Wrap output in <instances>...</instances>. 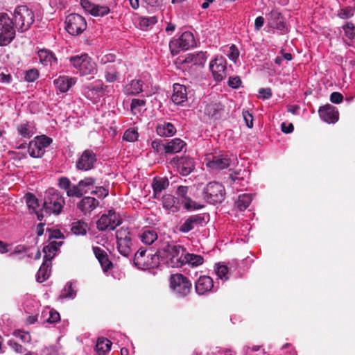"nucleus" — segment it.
<instances>
[{"instance_id":"f257e3e1","label":"nucleus","mask_w":355,"mask_h":355,"mask_svg":"<svg viewBox=\"0 0 355 355\" xmlns=\"http://www.w3.org/2000/svg\"><path fill=\"white\" fill-rule=\"evenodd\" d=\"M236 157L227 153L218 154H208L206 155L204 163L207 168L211 171H216L229 168L237 164Z\"/></svg>"},{"instance_id":"f03ea898","label":"nucleus","mask_w":355,"mask_h":355,"mask_svg":"<svg viewBox=\"0 0 355 355\" xmlns=\"http://www.w3.org/2000/svg\"><path fill=\"white\" fill-rule=\"evenodd\" d=\"M34 14L33 11L26 6H20L15 9L13 19L15 28L21 32L29 29L34 22Z\"/></svg>"},{"instance_id":"7ed1b4c3","label":"nucleus","mask_w":355,"mask_h":355,"mask_svg":"<svg viewBox=\"0 0 355 355\" xmlns=\"http://www.w3.org/2000/svg\"><path fill=\"white\" fill-rule=\"evenodd\" d=\"M15 37L13 20L6 13H0V46H7Z\"/></svg>"},{"instance_id":"20e7f679","label":"nucleus","mask_w":355,"mask_h":355,"mask_svg":"<svg viewBox=\"0 0 355 355\" xmlns=\"http://www.w3.org/2000/svg\"><path fill=\"white\" fill-rule=\"evenodd\" d=\"M64 205V198L58 191L49 189L45 192L44 206L47 211L59 214Z\"/></svg>"},{"instance_id":"39448f33","label":"nucleus","mask_w":355,"mask_h":355,"mask_svg":"<svg viewBox=\"0 0 355 355\" xmlns=\"http://www.w3.org/2000/svg\"><path fill=\"white\" fill-rule=\"evenodd\" d=\"M70 62L82 76L94 74L97 71L95 62L87 54L71 57Z\"/></svg>"},{"instance_id":"423d86ee","label":"nucleus","mask_w":355,"mask_h":355,"mask_svg":"<svg viewBox=\"0 0 355 355\" xmlns=\"http://www.w3.org/2000/svg\"><path fill=\"white\" fill-rule=\"evenodd\" d=\"M225 191L224 187L217 182H209L203 190L205 200L211 204L220 203L225 198Z\"/></svg>"},{"instance_id":"0eeeda50","label":"nucleus","mask_w":355,"mask_h":355,"mask_svg":"<svg viewBox=\"0 0 355 355\" xmlns=\"http://www.w3.org/2000/svg\"><path fill=\"white\" fill-rule=\"evenodd\" d=\"M116 247L119 253L128 257L132 252V238L129 229L121 227L116 232Z\"/></svg>"},{"instance_id":"6e6552de","label":"nucleus","mask_w":355,"mask_h":355,"mask_svg":"<svg viewBox=\"0 0 355 355\" xmlns=\"http://www.w3.org/2000/svg\"><path fill=\"white\" fill-rule=\"evenodd\" d=\"M160 259L157 252L146 257V250L139 249L135 254L134 263L140 269L154 268L160 264Z\"/></svg>"},{"instance_id":"1a4fd4ad","label":"nucleus","mask_w":355,"mask_h":355,"mask_svg":"<svg viewBox=\"0 0 355 355\" xmlns=\"http://www.w3.org/2000/svg\"><path fill=\"white\" fill-rule=\"evenodd\" d=\"M170 287L176 295L186 296L191 291V283L187 277L178 273L171 275Z\"/></svg>"},{"instance_id":"9d476101","label":"nucleus","mask_w":355,"mask_h":355,"mask_svg":"<svg viewBox=\"0 0 355 355\" xmlns=\"http://www.w3.org/2000/svg\"><path fill=\"white\" fill-rule=\"evenodd\" d=\"M196 44L193 35L189 31L184 32L181 36L176 40H171L169 47L171 53L177 54L180 51L187 50Z\"/></svg>"},{"instance_id":"9b49d317","label":"nucleus","mask_w":355,"mask_h":355,"mask_svg":"<svg viewBox=\"0 0 355 355\" xmlns=\"http://www.w3.org/2000/svg\"><path fill=\"white\" fill-rule=\"evenodd\" d=\"M66 30L72 35L82 33L87 28V23L83 17L78 14H70L66 21Z\"/></svg>"},{"instance_id":"f8f14e48","label":"nucleus","mask_w":355,"mask_h":355,"mask_svg":"<svg viewBox=\"0 0 355 355\" xmlns=\"http://www.w3.org/2000/svg\"><path fill=\"white\" fill-rule=\"evenodd\" d=\"M51 141V139L44 135L35 137L29 143V155L35 158L41 157L45 152V148L50 145Z\"/></svg>"},{"instance_id":"ddd939ff","label":"nucleus","mask_w":355,"mask_h":355,"mask_svg":"<svg viewBox=\"0 0 355 355\" xmlns=\"http://www.w3.org/2000/svg\"><path fill=\"white\" fill-rule=\"evenodd\" d=\"M120 223L119 215L114 210H109L101 216L96 225L99 230L104 231L107 229L114 230Z\"/></svg>"},{"instance_id":"4468645a","label":"nucleus","mask_w":355,"mask_h":355,"mask_svg":"<svg viewBox=\"0 0 355 355\" xmlns=\"http://www.w3.org/2000/svg\"><path fill=\"white\" fill-rule=\"evenodd\" d=\"M227 62L222 56H217L209 64V68L216 81H221L227 76Z\"/></svg>"},{"instance_id":"2eb2a0df","label":"nucleus","mask_w":355,"mask_h":355,"mask_svg":"<svg viewBox=\"0 0 355 355\" xmlns=\"http://www.w3.org/2000/svg\"><path fill=\"white\" fill-rule=\"evenodd\" d=\"M96 161V154L90 150H85L78 158L76 166L80 171H89L94 168Z\"/></svg>"},{"instance_id":"dca6fc26","label":"nucleus","mask_w":355,"mask_h":355,"mask_svg":"<svg viewBox=\"0 0 355 355\" xmlns=\"http://www.w3.org/2000/svg\"><path fill=\"white\" fill-rule=\"evenodd\" d=\"M125 66L121 62H114L105 67V78L109 83H113L121 72L125 71Z\"/></svg>"},{"instance_id":"f3484780","label":"nucleus","mask_w":355,"mask_h":355,"mask_svg":"<svg viewBox=\"0 0 355 355\" xmlns=\"http://www.w3.org/2000/svg\"><path fill=\"white\" fill-rule=\"evenodd\" d=\"M168 250V248H167ZM172 250L173 256L169 259V267L179 268L184 265V258L185 254V249L179 245L173 246V248H169Z\"/></svg>"},{"instance_id":"a211bd4d","label":"nucleus","mask_w":355,"mask_h":355,"mask_svg":"<svg viewBox=\"0 0 355 355\" xmlns=\"http://www.w3.org/2000/svg\"><path fill=\"white\" fill-rule=\"evenodd\" d=\"M83 8L94 17H103L110 12V8L105 6H99L89 2L88 0H81Z\"/></svg>"},{"instance_id":"6ab92c4d","label":"nucleus","mask_w":355,"mask_h":355,"mask_svg":"<svg viewBox=\"0 0 355 355\" xmlns=\"http://www.w3.org/2000/svg\"><path fill=\"white\" fill-rule=\"evenodd\" d=\"M319 115L325 122L334 123L338 120V112L336 108L331 105H326L319 109Z\"/></svg>"},{"instance_id":"aec40b11","label":"nucleus","mask_w":355,"mask_h":355,"mask_svg":"<svg viewBox=\"0 0 355 355\" xmlns=\"http://www.w3.org/2000/svg\"><path fill=\"white\" fill-rule=\"evenodd\" d=\"M195 287L198 295L207 294L214 288L213 279L209 276H200L196 282Z\"/></svg>"},{"instance_id":"412c9836","label":"nucleus","mask_w":355,"mask_h":355,"mask_svg":"<svg viewBox=\"0 0 355 355\" xmlns=\"http://www.w3.org/2000/svg\"><path fill=\"white\" fill-rule=\"evenodd\" d=\"M268 25L272 28L280 31L285 29V24L280 12L277 10H272L268 15Z\"/></svg>"},{"instance_id":"4be33fe9","label":"nucleus","mask_w":355,"mask_h":355,"mask_svg":"<svg viewBox=\"0 0 355 355\" xmlns=\"http://www.w3.org/2000/svg\"><path fill=\"white\" fill-rule=\"evenodd\" d=\"M171 100L176 105H182L187 100L186 87L180 84H174Z\"/></svg>"},{"instance_id":"5701e85b","label":"nucleus","mask_w":355,"mask_h":355,"mask_svg":"<svg viewBox=\"0 0 355 355\" xmlns=\"http://www.w3.org/2000/svg\"><path fill=\"white\" fill-rule=\"evenodd\" d=\"M76 78L69 76H59L53 80V83L60 92H67L75 83Z\"/></svg>"},{"instance_id":"b1692460","label":"nucleus","mask_w":355,"mask_h":355,"mask_svg":"<svg viewBox=\"0 0 355 355\" xmlns=\"http://www.w3.org/2000/svg\"><path fill=\"white\" fill-rule=\"evenodd\" d=\"M173 246H175V244L163 242L157 250L160 261L168 266H169V259L173 256V254L172 250L169 249L168 250L167 248H173Z\"/></svg>"},{"instance_id":"393cba45","label":"nucleus","mask_w":355,"mask_h":355,"mask_svg":"<svg viewBox=\"0 0 355 355\" xmlns=\"http://www.w3.org/2000/svg\"><path fill=\"white\" fill-rule=\"evenodd\" d=\"M202 221V217L198 215L191 216L185 220L179 230L182 232L187 233L194 229L197 225L201 224Z\"/></svg>"},{"instance_id":"a878e982","label":"nucleus","mask_w":355,"mask_h":355,"mask_svg":"<svg viewBox=\"0 0 355 355\" xmlns=\"http://www.w3.org/2000/svg\"><path fill=\"white\" fill-rule=\"evenodd\" d=\"M156 132L161 137H172L175 134L176 128L171 123L162 121L157 123Z\"/></svg>"},{"instance_id":"bb28decb","label":"nucleus","mask_w":355,"mask_h":355,"mask_svg":"<svg viewBox=\"0 0 355 355\" xmlns=\"http://www.w3.org/2000/svg\"><path fill=\"white\" fill-rule=\"evenodd\" d=\"M98 205V201L94 197H85L78 204V207L84 213H90Z\"/></svg>"},{"instance_id":"cd10ccee","label":"nucleus","mask_w":355,"mask_h":355,"mask_svg":"<svg viewBox=\"0 0 355 355\" xmlns=\"http://www.w3.org/2000/svg\"><path fill=\"white\" fill-rule=\"evenodd\" d=\"M186 143L179 138H175L165 143V153H178L185 146Z\"/></svg>"},{"instance_id":"c85d7f7f","label":"nucleus","mask_w":355,"mask_h":355,"mask_svg":"<svg viewBox=\"0 0 355 355\" xmlns=\"http://www.w3.org/2000/svg\"><path fill=\"white\" fill-rule=\"evenodd\" d=\"M232 269L230 263H217L214 266V271L218 279L223 281H227L230 278Z\"/></svg>"},{"instance_id":"c756f323","label":"nucleus","mask_w":355,"mask_h":355,"mask_svg":"<svg viewBox=\"0 0 355 355\" xmlns=\"http://www.w3.org/2000/svg\"><path fill=\"white\" fill-rule=\"evenodd\" d=\"M62 245V242L51 241L49 245L43 248L45 261H50L56 254L58 250Z\"/></svg>"},{"instance_id":"7c9ffc66","label":"nucleus","mask_w":355,"mask_h":355,"mask_svg":"<svg viewBox=\"0 0 355 355\" xmlns=\"http://www.w3.org/2000/svg\"><path fill=\"white\" fill-rule=\"evenodd\" d=\"M168 180L166 178H155L152 184L155 198H159L162 191L168 186Z\"/></svg>"},{"instance_id":"2f4dec72","label":"nucleus","mask_w":355,"mask_h":355,"mask_svg":"<svg viewBox=\"0 0 355 355\" xmlns=\"http://www.w3.org/2000/svg\"><path fill=\"white\" fill-rule=\"evenodd\" d=\"M141 92H143V83L141 80L137 79L132 80L124 88V92L128 95H136Z\"/></svg>"},{"instance_id":"473e14b6","label":"nucleus","mask_w":355,"mask_h":355,"mask_svg":"<svg viewBox=\"0 0 355 355\" xmlns=\"http://www.w3.org/2000/svg\"><path fill=\"white\" fill-rule=\"evenodd\" d=\"M223 110V106L219 103H211L205 105L204 113L209 117L216 118Z\"/></svg>"},{"instance_id":"72a5a7b5","label":"nucleus","mask_w":355,"mask_h":355,"mask_svg":"<svg viewBox=\"0 0 355 355\" xmlns=\"http://www.w3.org/2000/svg\"><path fill=\"white\" fill-rule=\"evenodd\" d=\"M180 173L184 175H188L194 169L193 159L190 158H182L178 166Z\"/></svg>"},{"instance_id":"f704fd0d","label":"nucleus","mask_w":355,"mask_h":355,"mask_svg":"<svg viewBox=\"0 0 355 355\" xmlns=\"http://www.w3.org/2000/svg\"><path fill=\"white\" fill-rule=\"evenodd\" d=\"M112 343L104 338H99L97 340L96 351L97 355H107L111 349Z\"/></svg>"},{"instance_id":"c9c22d12","label":"nucleus","mask_w":355,"mask_h":355,"mask_svg":"<svg viewBox=\"0 0 355 355\" xmlns=\"http://www.w3.org/2000/svg\"><path fill=\"white\" fill-rule=\"evenodd\" d=\"M140 239L144 244L151 245L157 240V232L154 230H144L139 235Z\"/></svg>"},{"instance_id":"e433bc0d","label":"nucleus","mask_w":355,"mask_h":355,"mask_svg":"<svg viewBox=\"0 0 355 355\" xmlns=\"http://www.w3.org/2000/svg\"><path fill=\"white\" fill-rule=\"evenodd\" d=\"M206 59L205 53L200 51L197 53L188 54L184 61L187 63H192L194 65H203Z\"/></svg>"},{"instance_id":"4c0bfd02","label":"nucleus","mask_w":355,"mask_h":355,"mask_svg":"<svg viewBox=\"0 0 355 355\" xmlns=\"http://www.w3.org/2000/svg\"><path fill=\"white\" fill-rule=\"evenodd\" d=\"M183 261L184 265L187 263L191 267H198L203 263L204 259L200 255L190 254L185 252Z\"/></svg>"},{"instance_id":"58836bf2","label":"nucleus","mask_w":355,"mask_h":355,"mask_svg":"<svg viewBox=\"0 0 355 355\" xmlns=\"http://www.w3.org/2000/svg\"><path fill=\"white\" fill-rule=\"evenodd\" d=\"M38 57L41 63L45 65L52 64L53 62H56V59L52 53L46 49L38 51Z\"/></svg>"},{"instance_id":"ea45409f","label":"nucleus","mask_w":355,"mask_h":355,"mask_svg":"<svg viewBox=\"0 0 355 355\" xmlns=\"http://www.w3.org/2000/svg\"><path fill=\"white\" fill-rule=\"evenodd\" d=\"M71 230L75 235H85L87 231V225L82 220H77L72 223Z\"/></svg>"},{"instance_id":"a19ab883","label":"nucleus","mask_w":355,"mask_h":355,"mask_svg":"<svg viewBox=\"0 0 355 355\" xmlns=\"http://www.w3.org/2000/svg\"><path fill=\"white\" fill-rule=\"evenodd\" d=\"M252 200V197L250 194L244 193L239 196L235 204L239 210L243 211L248 207Z\"/></svg>"},{"instance_id":"79ce46f5","label":"nucleus","mask_w":355,"mask_h":355,"mask_svg":"<svg viewBox=\"0 0 355 355\" xmlns=\"http://www.w3.org/2000/svg\"><path fill=\"white\" fill-rule=\"evenodd\" d=\"M157 22V18L155 16L141 17L139 19V26L142 30H147Z\"/></svg>"},{"instance_id":"37998d69","label":"nucleus","mask_w":355,"mask_h":355,"mask_svg":"<svg viewBox=\"0 0 355 355\" xmlns=\"http://www.w3.org/2000/svg\"><path fill=\"white\" fill-rule=\"evenodd\" d=\"M95 182L96 179L92 177H87L83 180H81L78 183L83 195L87 193L91 189H92Z\"/></svg>"},{"instance_id":"c03bdc74","label":"nucleus","mask_w":355,"mask_h":355,"mask_svg":"<svg viewBox=\"0 0 355 355\" xmlns=\"http://www.w3.org/2000/svg\"><path fill=\"white\" fill-rule=\"evenodd\" d=\"M49 268V265L46 261L41 266L36 275L38 282L42 283L49 278L50 275V269Z\"/></svg>"},{"instance_id":"a18cd8bd","label":"nucleus","mask_w":355,"mask_h":355,"mask_svg":"<svg viewBox=\"0 0 355 355\" xmlns=\"http://www.w3.org/2000/svg\"><path fill=\"white\" fill-rule=\"evenodd\" d=\"M163 205L166 209L173 212H175L178 210L175 198L171 195H166L164 196Z\"/></svg>"},{"instance_id":"49530a36","label":"nucleus","mask_w":355,"mask_h":355,"mask_svg":"<svg viewBox=\"0 0 355 355\" xmlns=\"http://www.w3.org/2000/svg\"><path fill=\"white\" fill-rule=\"evenodd\" d=\"M76 295V291L73 287L72 283L68 282L62 291L60 297L65 299H73Z\"/></svg>"},{"instance_id":"de8ad7c7","label":"nucleus","mask_w":355,"mask_h":355,"mask_svg":"<svg viewBox=\"0 0 355 355\" xmlns=\"http://www.w3.org/2000/svg\"><path fill=\"white\" fill-rule=\"evenodd\" d=\"M139 133L137 129L135 128H128L125 130L123 136V139L129 142L137 141Z\"/></svg>"},{"instance_id":"09e8293b","label":"nucleus","mask_w":355,"mask_h":355,"mask_svg":"<svg viewBox=\"0 0 355 355\" xmlns=\"http://www.w3.org/2000/svg\"><path fill=\"white\" fill-rule=\"evenodd\" d=\"M18 131L24 137L29 138L34 134V128L28 123H24L19 126Z\"/></svg>"},{"instance_id":"8fccbe9b","label":"nucleus","mask_w":355,"mask_h":355,"mask_svg":"<svg viewBox=\"0 0 355 355\" xmlns=\"http://www.w3.org/2000/svg\"><path fill=\"white\" fill-rule=\"evenodd\" d=\"M26 201L28 207L32 210V211H37V208L38 207V202L37 198L31 193H28L26 195Z\"/></svg>"},{"instance_id":"3c124183","label":"nucleus","mask_w":355,"mask_h":355,"mask_svg":"<svg viewBox=\"0 0 355 355\" xmlns=\"http://www.w3.org/2000/svg\"><path fill=\"white\" fill-rule=\"evenodd\" d=\"M343 30L345 36L351 40H355V25L351 22H347L343 26Z\"/></svg>"},{"instance_id":"603ef678","label":"nucleus","mask_w":355,"mask_h":355,"mask_svg":"<svg viewBox=\"0 0 355 355\" xmlns=\"http://www.w3.org/2000/svg\"><path fill=\"white\" fill-rule=\"evenodd\" d=\"M354 12V9L352 7H345L339 10L338 15L340 18L346 19L352 17Z\"/></svg>"},{"instance_id":"864d4df0","label":"nucleus","mask_w":355,"mask_h":355,"mask_svg":"<svg viewBox=\"0 0 355 355\" xmlns=\"http://www.w3.org/2000/svg\"><path fill=\"white\" fill-rule=\"evenodd\" d=\"M67 195L69 197H81L83 193L81 192L80 188L79 187V183L76 185H70L69 189L67 191Z\"/></svg>"},{"instance_id":"5fc2aeb1","label":"nucleus","mask_w":355,"mask_h":355,"mask_svg":"<svg viewBox=\"0 0 355 355\" xmlns=\"http://www.w3.org/2000/svg\"><path fill=\"white\" fill-rule=\"evenodd\" d=\"M182 202L184 203V207L187 209H199L203 207L202 205L192 200L189 198H185V200H184Z\"/></svg>"},{"instance_id":"6e6d98bb","label":"nucleus","mask_w":355,"mask_h":355,"mask_svg":"<svg viewBox=\"0 0 355 355\" xmlns=\"http://www.w3.org/2000/svg\"><path fill=\"white\" fill-rule=\"evenodd\" d=\"M14 336L16 338H19L24 343H28L31 340V336L28 332L20 330L15 331L14 332Z\"/></svg>"},{"instance_id":"4d7b16f0","label":"nucleus","mask_w":355,"mask_h":355,"mask_svg":"<svg viewBox=\"0 0 355 355\" xmlns=\"http://www.w3.org/2000/svg\"><path fill=\"white\" fill-rule=\"evenodd\" d=\"M91 193L98 198H105L108 195V190L103 187H96L94 190L92 191Z\"/></svg>"},{"instance_id":"13d9d810","label":"nucleus","mask_w":355,"mask_h":355,"mask_svg":"<svg viewBox=\"0 0 355 355\" xmlns=\"http://www.w3.org/2000/svg\"><path fill=\"white\" fill-rule=\"evenodd\" d=\"M38 71L36 69H30L26 71L25 80L28 82H33L38 77Z\"/></svg>"},{"instance_id":"bf43d9fd","label":"nucleus","mask_w":355,"mask_h":355,"mask_svg":"<svg viewBox=\"0 0 355 355\" xmlns=\"http://www.w3.org/2000/svg\"><path fill=\"white\" fill-rule=\"evenodd\" d=\"M46 233H48V237L49 239H62L64 238L63 234L58 230H46Z\"/></svg>"},{"instance_id":"052dcab7","label":"nucleus","mask_w":355,"mask_h":355,"mask_svg":"<svg viewBox=\"0 0 355 355\" xmlns=\"http://www.w3.org/2000/svg\"><path fill=\"white\" fill-rule=\"evenodd\" d=\"M151 146L157 153H165V144L162 143L160 141H153Z\"/></svg>"},{"instance_id":"680f3d73","label":"nucleus","mask_w":355,"mask_h":355,"mask_svg":"<svg viewBox=\"0 0 355 355\" xmlns=\"http://www.w3.org/2000/svg\"><path fill=\"white\" fill-rule=\"evenodd\" d=\"M8 345L17 353L21 354L25 351L24 348L20 344L17 343L15 340H9Z\"/></svg>"},{"instance_id":"e2e57ef3","label":"nucleus","mask_w":355,"mask_h":355,"mask_svg":"<svg viewBox=\"0 0 355 355\" xmlns=\"http://www.w3.org/2000/svg\"><path fill=\"white\" fill-rule=\"evenodd\" d=\"M243 117L245 122L246 125L251 128L253 126V117L252 115L248 111L243 112Z\"/></svg>"},{"instance_id":"0e129e2a","label":"nucleus","mask_w":355,"mask_h":355,"mask_svg":"<svg viewBox=\"0 0 355 355\" xmlns=\"http://www.w3.org/2000/svg\"><path fill=\"white\" fill-rule=\"evenodd\" d=\"M99 263H101V266L103 270V271L108 270L110 267L112 266L111 261L108 259L107 256L106 257H102L99 260Z\"/></svg>"},{"instance_id":"69168bd1","label":"nucleus","mask_w":355,"mask_h":355,"mask_svg":"<svg viewBox=\"0 0 355 355\" xmlns=\"http://www.w3.org/2000/svg\"><path fill=\"white\" fill-rule=\"evenodd\" d=\"M60 319V314L58 312L51 310L49 317L46 318V322L54 323L59 321Z\"/></svg>"},{"instance_id":"338daca9","label":"nucleus","mask_w":355,"mask_h":355,"mask_svg":"<svg viewBox=\"0 0 355 355\" xmlns=\"http://www.w3.org/2000/svg\"><path fill=\"white\" fill-rule=\"evenodd\" d=\"M227 56L228 58L232 60V61H236V60L237 59V58L239 57V51L238 50L236 49L235 46L234 45H232L230 47V50H229V52H228V54H227Z\"/></svg>"},{"instance_id":"774afa93","label":"nucleus","mask_w":355,"mask_h":355,"mask_svg":"<svg viewBox=\"0 0 355 355\" xmlns=\"http://www.w3.org/2000/svg\"><path fill=\"white\" fill-rule=\"evenodd\" d=\"M241 83V81L239 76L230 77L228 80V85L232 88H238Z\"/></svg>"}]
</instances>
